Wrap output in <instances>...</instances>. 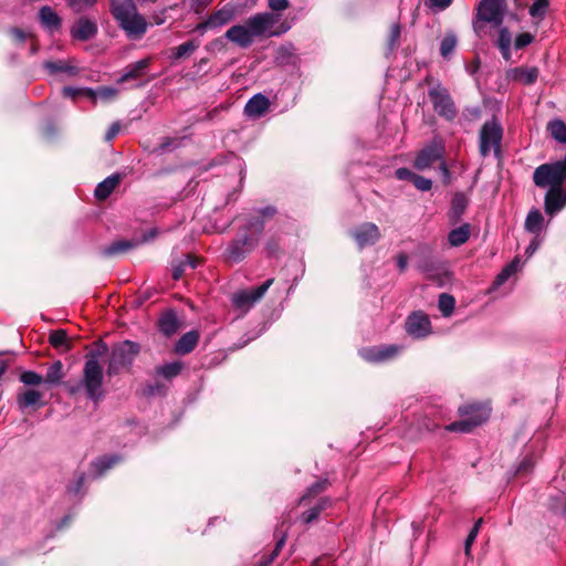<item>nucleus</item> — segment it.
Masks as SVG:
<instances>
[{"mask_svg":"<svg viewBox=\"0 0 566 566\" xmlns=\"http://www.w3.org/2000/svg\"><path fill=\"white\" fill-rule=\"evenodd\" d=\"M287 21L280 22L274 12H260L248 18L243 23L229 28L226 39L242 49L249 48L255 39L281 36L291 29Z\"/></svg>","mask_w":566,"mask_h":566,"instance_id":"obj_1","label":"nucleus"},{"mask_svg":"<svg viewBox=\"0 0 566 566\" xmlns=\"http://www.w3.org/2000/svg\"><path fill=\"white\" fill-rule=\"evenodd\" d=\"M275 213L276 209L272 206L255 209L248 223L240 228L235 238L227 244L222 254L224 261L229 264H238L251 254L259 245L265 219L273 218Z\"/></svg>","mask_w":566,"mask_h":566,"instance_id":"obj_2","label":"nucleus"},{"mask_svg":"<svg viewBox=\"0 0 566 566\" xmlns=\"http://www.w3.org/2000/svg\"><path fill=\"white\" fill-rule=\"evenodd\" d=\"M111 13L130 40H140L150 23L140 14L133 0H109Z\"/></svg>","mask_w":566,"mask_h":566,"instance_id":"obj_3","label":"nucleus"},{"mask_svg":"<svg viewBox=\"0 0 566 566\" xmlns=\"http://www.w3.org/2000/svg\"><path fill=\"white\" fill-rule=\"evenodd\" d=\"M107 352V346L102 344L96 349L86 355L82 385L84 386L87 398L97 401L103 396V366L99 358Z\"/></svg>","mask_w":566,"mask_h":566,"instance_id":"obj_4","label":"nucleus"},{"mask_svg":"<svg viewBox=\"0 0 566 566\" xmlns=\"http://www.w3.org/2000/svg\"><path fill=\"white\" fill-rule=\"evenodd\" d=\"M459 412L462 419L448 424V431H472L489 419L491 409L486 405H468L459 408Z\"/></svg>","mask_w":566,"mask_h":566,"instance_id":"obj_5","label":"nucleus"},{"mask_svg":"<svg viewBox=\"0 0 566 566\" xmlns=\"http://www.w3.org/2000/svg\"><path fill=\"white\" fill-rule=\"evenodd\" d=\"M503 137V128L501 124L492 118L486 120L479 134V151L482 157L493 154L499 157L501 154V142Z\"/></svg>","mask_w":566,"mask_h":566,"instance_id":"obj_6","label":"nucleus"},{"mask_svg":"<svg viewBox=\"0 0 566 566\" xmlns=\"http://www.w3.org/2000/svg\"><path fill=\"white\" fill-rule=\"evenodd\" d=\"M139 345L130 340H125L115 345L111 352L107 375H116L122 368L132 365L139 353Z\"/></svg>","mask_w":566,"mask_h":566,"instance_id":"obj_7","label":"nucleus"},{"mask_svg":"<svg viewBox=\"0 0 566 566\" xmlns=\"http://www.w3.org/2000/svg\"><path fill=\"white\" fill-rule=\"evenodd\" d=\"M237 17V6L234 3H226L221 8L212 12L203 22L196 25L195 31L203 34L209 30H219L230 23Z\"/></svg>","mask_w":566,"mask_h":566,"instance_id":"obj_8","label":"nucleus"},{"mask_svg":"<svg viewBox=\"0 0 566 566\" xmlns=\"http://www.w3.org/2000/svg\"><path fill=\"white\" fill-rule=\"evenodd\" d=\"M503 4L500 0H481L476 8V21L473 27L476 33L480 32L481 22L492 23L494 25H501L503 22Z\"/></svg>","mask_w":566,"mask_h":566,"instance_id":"obj_9","label":"nucleus"},{"mask_svg":"<svg viewBox=\"0 0 566 566\" xmlns=\"http://www.w3.org/2000/svg\"><path fill=\"white\" fill-rule=\"evenodd\" d=\"M428 95L433 105L434 112L446 118L453 120L457 116L455 105L446 87L441 85L433 86L429 90Z\"/></svg>","mask_w":566,"mask_h":566,"instance_id":"obj_10","label":"nucleus"},{"mask_svg":"<svg viewBox=\"0 0 566 566\" xmlns=\"http://www.w3.org/2000/svg\"><path fill=\"white\" fill-rule=\"evenodd\" d=\"M403 350L402 345L389 344L365 347L359 350V356L369 363L379 364L389 361L399 356Z\"/></svg>","mask_w":566,"mask_h":566,"instance_id":"obj_11","label":"nucleus"},{"mask_svg":"<svg viewBox=\"0 0 566 566\" xmlns=\"http://www.w3.org/2000/svg\"><path fill=\"white\" fill-rule=\"evenodd\" d=\"M273 279L266 280L263 284H261L258 287L242 290L233 294L232 296V303L233 305L241 310L247 312L250 310L258 301H260L266 291L270 289V286L273 284Z\"/></svg>","mask_w":566,"mask_h":566,"instance_id":"obj_12","label":"nucleus"},{"mask_svg":"<svg viewBox=\"0 0 566 566\" xmlns=\"http://www.w3.org/2000/svg\"><path fill=\"white\" fill-rule=\"evenodd\" d=\"M443 154L444 145L440 139L436 138L418 153L413 166L418 170H424L431 167L436 161H440Z\"/></svg>","mask_w":566,"mask_h":566,"instance_id":"obj_13","label":"nucleus"},{"mask_svg":"<svg viewBox=\"0 0 566 566\" xmlns=\"http://www.w3.org/2000/svg\"><path fill=\"white\" fill-rule=\"evenodd\" d=\"M405 328L408 335L417 339L426 338L432 332L429 316L423 312L411 313L406 319Z\"/></svg>","mask_w":566,"mask_h":566,"instance_id":"obj_14","label":"nucleus"},{"mask_svg":"<svg viewBox=\"0 0 566 566\" xmlns=\"http://www.w3.org/2000/svg\"><path fill=\"white\" fill-rule=\"evenodd\" d=\"M157 235V230L151 229L147 233H145L140 239L133 240H117L103 248L102 254L105 256H114L117 254L125 253L142 243H146L153 240Z\"/></svg>","mask_w":566,"mask_h":566,"instance_id":"obj_15","label":"nucleus"},{"mask_svg":"<svg viewBox=\"0 0 566 566\" xmlns=\"http://www.w3.org/2000/svg\"><path fill=\"white\" fill-rule=\"evenodd\" d=\"M352 238L355 240L359 249L374 245L380 239V230L373 222H365L350 231Z\"/></svg>","mask_w":566,"mask_h":566,"instance_id":"obj_16","label":"nucleus"},{"mask_svg":"<svg viewBox=\"0 0 566 566\" xmlns=\"http://www.w3.org/2000/svg\"><path fill=\"white\" fill-rule=\"evenodd\" d=\"M97 24L88 18H80L71 28V36L78 41H88L97 34Z\"/></svg>","mask_w":566,"mask_h":566,"instance_id":"obj_17","label":"nucleus"},{"mask_svg":"<svg viewBox=\"0 0 566 566\" xmlns=\"http://www.w3.org/2000/svg\"><path fill=\"white\" fill-rule=\"evenodd\" d=\"M539 71L537 67H525L518 66L509 69L506 71V80L512 82H518L524 85H532L536 82Z\"/></svg>","mask_w":566,"mask_h":566,"instance_id":"obj_18","label":"nucleus"},{"mask_svg":"<svg viewBox=\"0 0 566 566\" xmlns=\"http://www.w3.org/2000/svg\"><path fill=\"white\" fill-rule=\"evenodd\" d=\"M270 107V101L262 94L253 95L244 106V113L249 117L259 118L263 116Z\"/></svg>","mask_w":566,"mask_h":566,"instance_id":"obj_19","label":"nucleus"},{"mask_svg":"<svg viewBox=\"0 0 566 566\" xmlns=\"http://www.w3.org/2000/svg\"><path fill=\"white\" fill-rule=\"evenodd\" d=\"M43 66L50 74L62 73L69 77H73L80 72V69L72 61H48Z\"/></svg>","mask_w":566,"mask_h":566,"instance_id":"obj_20","label":"nucleus"},{"mask_svg":"<svg viewBox=\"0 0 566 566\" xmlns=\"http://www.w3.org/2000/svg\"><path fill=\"white\" fill-rule=\"evenodd\" d=\"M39 20L41 24L50 32L60 30L62 20L59 14L49 6H44L39 10Z\"/></svg>","mask_w":566,"mask_h":566,"instance_id":"obj_21","label":"nucleus"},{"mask_svg":"<svg viewBox=\"0 0 566 566\" xmlns=\"http://www.w3.org/2000/svg\"><path fill=\"white\" fill-rule=\"evenodd\" d=\"M469 205V198L463 192H457L452 197L449 219L452 223H457L464 213Z\"/></svg>","mask_w":566,"mask_h":566,"instance_id":"obj_22","label":"nucleus"},{"mask_svg":"<svg viewBox=\"0 0 566 566\" xmlns=\"http://www.w3.org/2000/svg\"><path fill=\"white\" fill-rule=\"evenodd\" d=\"M199 340V333L196 331H190L184 334L179 340L176 343L175 352L179 355L189 354L195 349Z\"/></svg>","mask_w":566,"mask_h":566,"instance_id":"obj_23","label":"nucleus"},{"mask_svg":"<svg viewBox=\"0 0 566 566\" xmlns=\"http://www.w3.org/2000/svg\"><path fill=\"white\" fill-rule=\"evenodd\" d=\"M149 64L150 57L142 59L135 63L129 64L128 66H126L123 75L119 78V82H126L128 80L138 78L144 74Z\"/></svg>","mask_w":566,"mask_h":566,"instance_id":"obj_24","label":"nucleus"},{"mask_svg":"<svg viewBox=\"0 0 566 566\" xmlns=\"http://www.w3.org/2000/svg\"><path fill=\"white\" fill-rule=\"evenodd\" d=\"M544 228V217L538 209H532L525 219L526 231L539 237Z\"/></svg>","mask_w":566,"mask_h":566,"instance_id":"obj_25","label":"nucleus"},{"mask_svg":"<svg viewBox=\"0 0 566 566\" xmlns=\"http://www.w3.org/2000/svg\"><path fill=\"white\" fill-rule=\"evenodd\" d=\"M522 268V262L518 256H516L511 263H509L495 277L492 290L497 289L502 284H504L512 275L517 273Z\"/></svg>","mask_w":566,"mask_h":566,"instance_id":"obj_26","label":"nucleus"},{"mask_svg":"<svg viewBox=\"0 0 566 566\" xmlns=\"http://www.w3.org/2000/svg\"><path fill=\"white\" fill-rule=\"evenodd\" d=\"M42 394L35 389H27L17 395V403L21 410L35 406L40 402Z\"/></svg>","mask_w":566,"mask_h":566,"instance_id":"obj_27","label":"nucleus"},{"mask_svg":"<svg viewBox=\"0 0 566 566\" xmlns=\"http://www.w3.org/2000/svg\"><path fill=\"white\" fill-rule=\"evenodd\" d=\"M120 176L119 175H112L104 179L102 182L97 185L95 188L94 195L97 199L103 200L106 199L113 190L116 188V186L119 184Z\"/></svg>","mask_w":566,"mask_h":566,"instance_id":"obj_28","label":"nucleus"},{"mask_svg":"<svg viewBox=\"0 0 566 566\" xmlns=\"http://www.w3.org/2000/svg\"><path fill=\"white\" fill-rule=\"evenodd\" d=\"M470 224L464 223L459 228L452 229L448 234V241L451 247H460L464 244L470 238Z\"/></svg>","mask_w":566,"mask_h":566,"instance_id":"obj_29","label":"nucleus"},{"mask_svg":"<svg viewBox=\"0 0 566 566\" xmlns=\"http://www.w3.org/2000/svg\"><path fill=\"white\" fill-rule=\"evenodd\" d=\"M49 342L54 348L61 350L62 353L69 352L71 349V340L64 329L51 332Z\"/></svg>","mask_w":566,"mask_h":566,"instance_id":"obj_30","label":"nucleus"},{"mask_svg":"<svg viewBox=\"0 0 566 566\" xmlns=\"http://www.w3.org/2000/svg\"><path fill=\"white\" fill-rule=\"evenodd\" d=\"M178 318L174 312L165 313L159 318V329L166 336H171L178 331Z\"/></svg>","mask_w":566,"mask_h":566,"instance_id":"obj_31","label":"nucleus"},{"mask_svg":"<svg viewBox=\"0 0 566 566\" xmlns=\"http://www.w3.org/2000/svg\"><path fill=\"white\" fill-rule=\"evenodd\" d=\"M511 44H512V34L509 31L507 28H501L499 31V38H497V48L502 54V57L505 61H510L512 53H511Z\"/></svg>","mask_w":566,"mask_h":566,"instance_id":"obj_32","label":"nucleus"},{"mask_svg":"<svg viewBox=\"0 0 566 566\" xmlns=\"http://www.w3.org/2000/svg\"><path fill=\"white\" fill-rule=\"evenodd\" d=\"M64 378L63 364L61 360H55L51 364L46 370V375L43 378L44 382L51 386L60 385Z\"/></svg>","mask_w":566,"mask_h":566,"instance_id":"obj_33","label":"nucleus"},{"mask_svg":"<svg viewBox=\"0 0 566 566\" xmlns=\"http://www.w3.org/2000/svg\"><path fill=\"white\" fill-rule=\"evenodd\" d=\"M547 132L559 144H566V124L559 119L554 118L547 123Z\"/></svg>","mask_w":566,"mask_h":566,"instance_id":"obj_34","label":"nucleus"},{"mask_svg":"<svg viewBox=\"0 0 566 566\" xmlns=\"http://www.w3.org/2000/svg\"><path fill=\"white\" fill-rule=\"evenodd\" d=\"M118 462L119 458L117 455L102 457L92 463V472L95 476H99Z\"/></svg>","mask_w":566,"mask_h":566,"instance_id":"obj_35","label":"nucleus"},{"mask_svg":"<svg viewBox=\"0 0 566 566\" xmlns=\"http://www.w3.org/2000/svg\"><path fill=\"white\" fill-rule=\"evenodd\" d=\"M549 510L557 515H566V491H557L549 495Z\"/></svg>","mask_w":566,"mask_h":566,"instance_id":"obj_36","label":"nucleus"},{"mask_svg":"<svg viewBox=\"0 0 566 566\" xmlns=\"http://www.w3.org/2000/svg\"><path fill=\"white\" fill-rule=\"evenodd\" d=\"M62 94L65 97H70L75 99L78 96H84L91 99L93 103H96V93L94 90L88 87H72L65 86L62 90Z\"/></svg>","mask_w":566,"mask_h":566,"instance_id":"obj_37","label":"nucleus"},{"mask_svg":"<svg viewBox=\"0 0 566 566\" xmlns=\"http://www.w3.org/2000/svg\"><path fill=\"white\" fill-rule=\"evenodd\" d=\"M198 48H199L198 42H196L193 40L187 41L172 50L170 59L176 61V60H180L185 56H189Z\"/></svg>","mask_w":566,"mask_h":566,"instance_id":"obj_38","label":"nucleus"},{"mask_svg":"<svg viewBox=\"0 0 566 566\" xmlns=\"http://www.w3.org/2000/svg\"><path fill=\"white\" fill-rule=\"evenodd\" d=\"M458 44V38L453 32L447 33L440 43V54L449 59Z\"/></svg>","mask_w":566,"mask_h":566,"instance_id":"obj_39","label":"nucleus"},{"mask_svg":"<svg viewBox=\"0 0 566 566\" xmlns=\"http://www.w3.org/2000/svg\"><path fill=\"white\" fill-rule=\"evenodd\" d=\"M329 504L328 499H321L317 504H315L313 507H311L308 511L304 512L302 515V520L304 523L310 524L313 521H315L319 513L326 509V506Z\"/></svg>","mask_w":566,"mask_h":566,"instance_id":"obj_40","label":"nucleus"},{"mask_svg":"<svg viewBox=\"0 0 566 566\" xmlns=\"http://www.w3.org/2000/svg\"><path fill=\"white\" fill-rule=\"evenodd\" d=\"M182 365L178 361H172L157 367L156 373L166 379H171L180 374Z\"/></svg>","mask_w":566,"mask_h":566,"instance_id":"obj_41","label":"nucleus"},{"mask_svg":"<svg viewBox=\"0 0 566 566\" xmlns=\"http://www.w3.org/2000/svg\"><path fill=\"white\" fill-rule=\"evenodd\" d=\"M549 6L548 0H535L530 7L528 13L532 18L543 20Z\"/></svg>","mask_w":566,"mask_h":566,"instance_id":"obj_42","label":"nucleus"},{"mask_svg":"<svg viewBox=\"0 0 566 566\" xmlns=\"http://www.w3.org/2000/svg\"><path fill=\"white\" fill-rule=\"evenodd\" d=\"M186 266L195 269L197 266V261L192 259L190 255H186L184 261H180L178 264H175L172 266V279L176 281L181 279L185 273Z\"/></svg>","mask_w":566,"mask_h":566,"instance_id":"obj_43","label":"nucleus"},{"mask_svg":"<svg viewBox=\"0 0 566 566\" xmlns=\"http://www.w3.org/2000/svg\"><path fill=\"white\" fill-rule=\"evenodd\" d=\"M454 297L450 294L443 293L439 297V310L443 316H450L454 310Z\"/></svg>","mask_w":566,"mask_h":566,"instance_id":"obj_44","label":"nucleus"},{"mask_svg":"<svg viewBox=\"0 0 566 566\" xmlns=\"http://www.w3.org/2000/svg\"><path fill=\"white\" fill-rule=\"evenodd\" d=\"M20 381L25 386H38L44 382L43 377L32 370H24L20 375Z\"/></svg>","mask_w":566,"mask_h":566,"instance_id":"obj_45","label":"nucleus"},{"mask_svg":"<svg viewBox=\"0 0 566 566\" xmlns=\"http://www.w3.org/2000/svg\"><path fill=\"white\" fill-rule=\"evenodd\" d=\"M294 52H295V48L293 46V44H291V43L283 44L277 50L276 60L280 63H290L294 56Z\"/></svg>","mask_w":566,"mask_h":566,"instance_id":"obj_46","label":"nucleus"},{"mask_svg":"<svg viewBox=\"0 0 566 566\" xmlns=\"http://www.w3.org/2000/svg\"><path fill=\"white\" fill-rule=\"evenodd\" d=\"M401 34V27L398 23L391 25L390 34L388 38V50L391 52L396 49Z\"/></svg>","mask_w":566,"mask_h":566,"instance_id":"obj_47","label":"nucleus"},{"mask_svg":"<svg viewBox=\"0 0 566 566\" xmlns=\"http://www.w3.org/2000/svg\"><path fill=\"white\" fill-rule=\"evenodd\" d=\"M327 481L322 480L313 484L311 488H308L307 492L301 497V503L305 502L311 496H314L321 492H323L326 489Z\"/></svg>","mask_w":566,"mask_h":566,"instance_id":"obj_48","label":"nucleus"},{"mask_svg":"<svg viewBox=\"0 0 566 566\" xmlns=\"http://www.w3.org/2000/svg\"><path fill=\"white\" fill-rule=\"evenodd\" d=\"M453 0H424V4L434 12L444 11Z\"/></svg>","mask_w":566,"mask_h":566,"instance_id":"obj_49","label":"nucleus"},{"mask_svg":"<svg viewBox=\"0 0 566 566\" xmlns=\"http://www.w3.org/2000/svg\"><path fill=\"white\" fill-rule=\"evenodd\" d=\"M534 41V35L527 32L521 33L515 38L514 48L521 50Z\"/></svg>","mask_w":566,"mask_h":566,"instance_id":"obj_50","label":"nucleus"},{"mask_svg":"<svg viewBox=\"0 0 566 566\" xmlns=\"http://www.w3.org/2000/svg\"><path fill=\"white\" fill-rule=\"evenodd\" d=\"M94 91L96 93V101L98 98L103 101H111L117 95V90L113 87H99Z\"/></svg>","mask_w":566,"mask_h":566,"instance_id":"obj_51","label":"nucleus"},{"mask_svg":"<svg viewBox=\"0 0 566 566\" xmlns=\"http://www.w3.org/2000/svg\"><path fill=\"white\" fill-rule=\"evenodd\" d=\"M97 0H67L69 6L76 12L93 7Z\"/></svg>","mask_w":566,"mask_h":566,"instance_id":"obj_52","label":"nucleus"},{"mask_svg":"<svg viewBox=\"0 0 566 566\" xmlns=\"http://www.w3.org/2000/svg\"><path fill=\"white\" fill-rule=\"evenodd\" d=\"M412 184L420 191H429L432 187V181L426 177L415 175Z\"/></svg>","mask_w":566,"mask_h":566,"instance_id":"obj_53","label":"nucleus"},{"mask_svg":"<svg viewBox=\"0 0 566 566\" xmlns=\"http://www.w3.org/2000/svg\"><path fill=\"white\" fill-rule=\"evenodd\" d=\"M285 545V535H283L277 542H276V545H275V548L274 551L271 553V555L266 558V560L264 562V566H268L270 565L274 559L275 557L279 555V553L281 552L282 547Z\"/></svg>","mask_w":566,"mask_h":566,"instance_id":"obj_54","label":"nucleus"},{"mask_svg":"<svg viewBox=\"0 0 566 566\" xmlns=\"http://www.w3.org/2000/svg\"><path fill=\"white\" fill-rule=\"evenodd\" d=\"M478 536L476 528H472L464 542V554L467 557H471V547Z\"/></svg>","mask_w":566,"mask_h":566,"instance_id":"obj_55","label":"nucleus"},{"mask_svg":"<svg viewBox=\"0 0 566 566\" xmlns=\"http://www.w3.org/2000/svg\"><path fill=\"white\" fill-rule=\"evenodd\" d=\"M269 8L272 11H284L289 7V0H268Z\"/></svg>","mask_w":566,"mask_h":566,"instance_id":"obj_56","label":"nucleus"},{"mask_svg":"<svg viewBox=\"0 0 566 566\" xmlns=\"http://www.w3.org/2000/svg\"><path fill=\"white\" fill-rule=\"evenodd\" d=\"M178 146V140L175 138L166 137L163 143L159 145L158 150L160 153H165L167 150H171Z\"/></svg>","mask_w":566,"mask_h":566,"instance_id":"obj_57","label":"nucleus"},{"mask_svg":"<svg viewBox=\"0 0 566 566\" xmlns=\"http://www.w3.org/2000/svg\"><path fill=\"white\" fill-rule=\"evenodd\" d=\"M168 9L169 8H164L161 10L157 11V12H154L151 14V17H150L151 20H153V24H155V25L164 24L166 22V19H167L166 18V13H167Z\"/></svg>","mask_w":566,"mask_h":566,"instance_id":"obj_58","label":"nucleus"},{"mask_svg":"<svg viewBox=\"0 0 566 566\" xmlns=\"http://www.w3.org/2000/svg\"><path fill=\"white\" fill-rule=\"evenodd\" d=\"M85 476L83 474L78 475L76 481L67 488V492L73 495H77L81 492V489L84 484Z\"/></svg>","mask_w":566,"mask_h":566,"instance_id":"obj_59","label":"nucleus"},{"mask_svg":"<svg viewBox=\"0 0 566 566\" xmlns=\"http://www.w3.org/2000/svg\"><path fill=\"white\" fill-rule=\"evenodd\" d=\"M416 174H413L411 170H409L408 168H398L396 170V177L399 179V180H411L413 179Z\"/></svg>","mask_w":566,"mask_h":566,"instance_id":"obj_60","label":"nucleus"},{"mask_svg":"<svg viewBox=\"0 0 566 566\" xmlns=\"http://www.w3.org/2000/svg\"><path fill=\"white\" fill-rule=\"evenodd\" d=\"M534 465V462L531 458H524L517 467L516 473H523L528 471Z\"/></svg>","mask_w":566,"mask_h":566,"instance_id":"obj_61","label":"nucleus"},{"mask_svg":"<svg viewBox=\"0 0 566 566\" xmlns=\"http://www.w3.org/2000/svg\"><path fill=\"white\" fill-rule=\"evenodd\" d=\"M541 245L539 237L535 235L526 249V254L532 256Z\"/></svg>","mask_w":566,"mask_h":566,"instance_id":"obj_62","label":"nucleus"},{"mask_svg":"<svg viewBox=\"0 0 566 566\" xmlns=\"http://www.w3.org/2000/svg\"><path fill=\"white\" fill-rule=\"evenodd\" d=\"M398 269L403 272L408 266V255L406 253H399L396 258Z\"/></svg>","mask_w":566,"mask_h":566,"instance_id":"obj_63","label":"nucleus"},{"mask_svg":"<svg viewBox=\"0 0 566 566\" xmlns=\"http://www.w3.org/2000/svg\"><path fill=\"white\" fill-rule=\"evenodd\" d=\"M419 270L426 274L428 279L433 277V265L429 262H423L419 265Z\"/></svg>","mask_w":566,"mask_h":566,"instance_id":"obj_64","label":"nucleus"}]
</instances>
